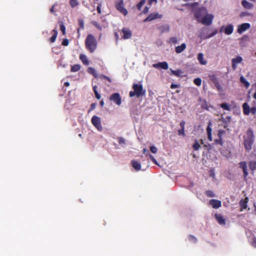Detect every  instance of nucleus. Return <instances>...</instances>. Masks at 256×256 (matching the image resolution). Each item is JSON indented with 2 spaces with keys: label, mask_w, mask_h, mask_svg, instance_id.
<instances>
[{
  "label": "nucleus",
  "mask_w": 256,
  "mask_h": 256,
  "mask_svg": "<svg viewBox=\"0 0 256 256\" xmlns=\"http://www.w3.org/2000/svg\"><path fill=\"white\" fill-rule=\"evenodd\" d=\"M196 17L199 22L206 26H210L212 23L214 16L208 13L205 8H202L196 13Z\"/></svg>",
  "instance_id": "f257e3e1"
},
{
  "label": "nucleus",
  "mask_w": 256,
  "mask_h": 256,
  "mask_svg": "<svg viewBox=\"0 0 256 256\" xmlns=\"http://www.w3.org/2000/svg\"><path fill=\"white\" fill-rule=\"evenodd\" d=\"M243 138L245 148L247 150H250L254 141V134L251 128H248L244 134Z\"/></svg>",
  "instance_id": "f03ea898"
},
{
  "label": "nucleus",
  "mask_w": 256,
  "mask_h": 256,
  "mask_svg": "<svg viewBox=\"0 0 256 256\" xmlns=\"http://www.w3.org/2000/svg\"><path fill=\"white\" fill-rule=\"evenodd\" d=\"M86 45L88 50L93 52L96 48L97 42L92 34H88L86 38Z\"/></svg>",
  "instance_id": "7ed1b4c3"
},
{
  "label": "nucleus",
  "mask_w": 256,
  "mask_h": 256,
  "mask_svg": "<svg viewBox=\"0 0 256 256\" xmlns=\"http://www.w3.org/2000/svg\"><path fill=\"white\" fill-rule=\"evenodd\" d=\"M134 91L130 92V96L133 97L136 96L139 97L140 96L144 95L146 93L145 90H143L142 86L141 84H134L132 86Z\"/></svg>",
  "instance_id": "20e7f679"
},
{
  "label": "nucleus",
  "mask_w": 256,
  "mask_h": 256,
  "mask_svg": "<svg viewBox=\"0 0 256 256\" xmlns=\"http://www.w3.org/2000/svg\"><path fill=\"white\" fill-rule=\"evenodd\" d=\"M91 122L98 131L102 132L103 130L102 124V120L100 117L96 116H94L92 118Z\"/></svg>",
  "instance_id": "39448f33"
},
{
  "label": "nucleus",
  "mask_w": 256,
  "mask_h": 256,
  "mask_svg": "<svg viewBox=\"0 0 256 256\" xmlns=\"http://www.w3.org/2000/svg\"><path fill=\"white\" fill-rule=\"evenodd\" d=\"M243 112L245 115H248L250 114H254L256 113V107L250 108L248 103L244 102L242 104Z\"/></svg>",
  "instance_id": "423d86ee"
},
{
  "label": "nucleus",
  "mask_w": 256,
  "mask_h": 256,
  "mask_svg": "<svg viewBox=\"0 0 256 256\" xmlns=\"http://www.w3.org/2000/svg\"><path fill=\"white\" fill-rule=\"evenodd\" d=\"M116 7L117 10L124 16H126L128 14V12L126 9L124 7L123 0H118L116 2Z\"/></svg>",
  "instance_id": "0eeeda50"
},
{
  "label": "nucleus",
  "mask_w": 256,
  "mask_h": 256,
  "mask_svg": "<svg viewBox=\"0 0 256 256\" xmlns=\"http://www.w3.org/2000/svg\"><path fill=\"white\" fill-rule=\"evenodd\" d=\"M110 100L118 106H120L122 104V98L118 92L112 94L110 97Z\"/></svg>",
  "instance_id": "6e6552de"
},
{
  "label": "nucleus",
  "mask_w": 256,
  "mask_h": 256,
  "mask_svg": "<svg viewBox=\"0 0 256 256\" xmlns=\"http://www.w3.org/2000/svg\"><path fill=\"white\" fill-rule=\"evenodd\" d=\"M234 31V26L232 24L222 26L220 28V32H224L226 35L231 34Z\"/></svg>",
  "instance_id": "1a4fd4ad"
},
{
  "label": "nucleus",
  "mask_w": 256,
  "mask_h": 256,
  "mask_svg": "<svg viewBox=\"0 0 256 256\" xmlns=\"http://www.w3.org/2000/svg\"><path fill=\"white\" fill-rule=\"evenodd\" d=\"M121 36L124 40L130 38L132 36L131 30L128 28H124L122 30Z\"/></svg>",
  "instance_id": "9d476101"
},
{
  "label": "nucleus",
  "mask_w": 256,
  "mask_h": 256,
  "mask_svg": "<svg viewBox=\"0 0 256 256\" xmlns=\"http://www.w3.org/2000/svg\"><path fill=\"white\" fill-rule=\"evenodd\" d=\"M250 26L248 23H244L242 24L238 25V26L237 32L238 34H242L246 30L250 28Z\"/></svg>",
  "instance_id": "9b49d317"
},
{
  "label": "nucleus",
  "mask_w": 256,
  "mask_h": 256,
  "mask_svg": "<svg viewBox=\"0 0 256 256\" xmlns=\"http://www.w3.org/2000/svg\"><path fill=\"white\" fill-rule=\"evenodd\" d=\"M242 58L241 56H238L236 58H234L232 60V67L234 70H236L238 65L242 62Z\"/></svg>",
  "instance_id": "f8f14e48"
},
{
  "label": "nucleus",
  "mask_w": 256,
  "mask_h": 256,
  "mask_svg": "<svg viewBox=\"0 0 256 256\" xmlns=\"http://www.w3.org/2000/svg\"><path fill=\"white\" fill-rule=\"evenodd\" d=\"M153 67L156 68H161L164 70H167L168 68V64L166 62H160L152 65Z\"/></svg>",
  "instance_id": "ddd939ff"
},
{
  "label": "nucleus",
  "mask_w": 256,
  "mask_h": 256,
  "mask_svg": "<svg viewBox=\"0 0 256 256\" xmlns=\"http://www.w3.org/2000/svg\"><path fill=\"white\" fill-rule=\"evenodd\" d=\"M209 203L214 208H218L222 206L221 202L217 200H210Z\"/></svg>",
  "instance_id": "4468645a"
},
{
  "label": "nucleus",
  "mask_w": 256,
  "mask_h": 256,
  "mask_svg": "<svg viewBox=\"0 0 256 256\" xmlns=\"http://www.w3.org/2000/svg\"><path fill=\"white\" fill-rule=\"evenodd\" d=\"M161 16H162L158 13L151 14L144 20V22L151 21L155 19L160 18Z\"/></svg>",
  "instance_id": "2eb2a0df"
},
{
  "label": "nucleus",
  "mask_w": 256,
  "mask_h": 256,
  "mask_svg": "<svg viewBox=\"0 0 256 256\" xmlns=\"http://www.w3.org/2000/svg\"><path fill=\"white\" fill-rule=\"evenodd\" d=\"M217 33V31L216 30H215L214 32H213L212 33L208 35V34H205L204 33V30H202L200 33V34H198V36L202 40H204V39H206V38H210L211 37H212L214 36V35H216Z\"/></svg>",
  "instance_id": "dca6fc26"
},
{
  "label": "nucleus",
  "mask_w": 256,
  "mask_h": 256,
  "mask_svg": "<svg viewBox=\"0 0 256 256\" xmlns=\"http://www.w3.org/2000/svg\"><path fill=\"white\" fill-rule=\"evenodd\" d=\"M240 167L242 170L244 172V178L246 179L248 176V173L247 171V166L245 162H241L240 163Z\"/></svg>",
  "instance_id": "f3484780"
},
{
  "label": "nucleus",
  "mask_w": 256,
  "mask_h": 256,
  "mask_svg": "<svg viewBox=\"0 0 256 256\" xmlns=\"http://www.w3.org/2000/svg\"><path fill=\"white\" fill-rule=\"evenodd\" d=\"M212 122H208V125L206 128V132H207V134H208V140L210 142L212 140Z\"/></svg>",
  "instance_id": "a211bd4d"
},
{
  "label": "nucleus",
  "mask_w": 256,
  "mask_h": 256,
  "mask_svg": "<svg viewBox=\"0 0 256 256\" xmlns=\"http://www.w3.org/2000/svg\"><path fill=\"white\" fill-rule=\"evenodd\" d=\"M197 58L200 64L202 65L207 64V60L204 58V55L202 53L198 54Z\"/></svg>",
  "instance_id": "6ab92c4d"
},
{
  "label": "nucleus",
  "mask_w": 256,
  "mask_h": 256,
  "mask_svg": "<svg viewBox=\"0 0 256 256\" xmlns=\"http://www.w3.org/2000/svg\"><path fill=\"white\" fill-rule=\"evenodd\" d=\"M132 168L136 171H139L141 170V164L140 162L136 160H132L131 162Z\"/></svg>",
  "instance_id": "aec40b11"
},
{
  "label": "nucleus",
  "mask_w": 256,
  "mask_h": 256,
  "mask_svg": "<svg viewBox=\"0 0 256 256\" xmlns=\"http://www.w3.org/2000/svg\"><path fill=\"white\" fill-rule=\"evenodd\" d=\"M215 218L218 222L221 225H224L226 224L225 219L224 216L220 214H216Z\"/></svg>",
  "instance_id": "412c9836"
},
{
  "label": "nucleus",
  "mask_w": 256,
  "mask_h": 256,
  "mask_svg": "<svg viewBox=\"0 0 256 256\" xmlns=\"http://www.w3.org/2000/svg\"><path fill=\"white\" fill-rule=\"evenodd\" d=\"M248 202V198L247 197H246L244 199L240 201V205L242 211L243 210H244L246 208Z\"/></svg>",
  "instance_id": "4be33fe9"
},
{
  "label": "nucleus",
  "mask_w": 256,
  "mask_h": 256,
  "mask_svg": "<svg viewBox=\"0 0 256 256\" xmlns=\"http://www.w3.org/2000/svg\"><path fill=\"white\" fill-rule=\"evenodd\" d=\"M186 48V44L185 43H183L180 46H176L175 48V51L177 54H180Z\"/></svg>",
  "instance_id": "5701e85b"
},
{
  "label": "nucleus",
  "mask_w": 256,
  "mask_h": 256,
  "mask_svg": "<svg viewBox=\"0 0 256 256\" xmlns=\"http://www.w3.org/2000/svg\"><path fill=\"white\" fill-rule=\"evenodd\" d=\"M242 6L246 9H251L253 7V5L252 3L246 0H243L242 2Z\"/></svg>",
  "instance_id": "b1692460"
},
{
  "label": "nucleus",
  "mask_w": 256,
  "mask_h": 256,
  "mask_svg": "<svg viewBox=\"0 0 256 256\" xmlns=\"http://www.w3.org/2000/svg\"><path fill=\"white\" fill-rule=\"evenodd\" d=\"M80 58L84 64L86 66L89 64V61L88 60L87 56L86 55L84 54H80Z\"/></svg>",
  "instance_id": "393cba45"
},
{
  "label": "nucleus",
  "mask_w": 256,
  "mask_h": 256,
  "mask_svg": "<svg viewBox=\"0 0 256 256\" xmlns=\"http://www.w3.org/2000/svg\"><path fill=\"white\" fill-rule=\"evenodd\" d=\"M240 82L246 88H248L250 86L249 82H248L243 76H241L240 77Z\"/></svg>",
  "instance_id": "a878e982"
},
{
  "label": "nucleus",
  "mask_w": 256,
  "mask_h": 256,
  "mask_svg": "<svg viewBox=\"0 0 256 256\" xmlns=\"http://www.w3.org/2000/svg\"><path fill=\"white\" fill-rule=\"evenodd\" d=\"M200 146H200V142L198 140H195L194 143L192 146V148L195 150H198L200 148Z\"/></svg>",
  "instance_id": "bb28decb"
},
{
  "label": "nucleus",
  "mask_w": 256,
  "mask_h": 256,
  "mask_svg": "<svg viewBox=\"0 0 256 256\" xmlns=\"http://www.w3.org/2000/svg\"><path fill=\"white\" fill-rule=\"evenodd\" d=\"M88 72L93 75L94 77H96L97 76V73L95 70L94 68H93L92 67H89L88 68Z\"/></svg>",
  "instance_id": "cd10ccee"
},
{
  "label": "nucleus",
  "mask_w": 256,
  "mask_h": 256,
  "mask_svg": "<svg viewBox=\"0 0 256 256\" xmlns=\"http://www.w3.org/2000/svg\"><path fill=\"white\" fill-rule=\"evenodd\" d=\"M118 142L121 146H124L126 144V140L122 137H118L117 138Z\"/></svg>",
  "instance_id": "c85d7f7f"
},
{
  "label": "nucleus",
  "mask_w": 256,
  "mask_h": 256,
  "mask_svg": "<svg viewBox=\"0 0 256 256\" xmlns=\"http://www.w3.org/2000/svg\"><path fill=\"white\" fill-rule=\"evenodd\" d=\"M249 166L250 170H254L256 169V160H252L249 164Z\"/></svg>",
  "instance_id": "c756f323"
},
{
  "label": "nucleus",
  "mask_w": 256,
  "mask_h": 256,
  "mask_svg": "<svg viewBox=\"0 0 256 256\" xmlns=\"http://www.w3.org/2000/svg\"><path fill=\"white\" fill-rule=\"evenodd\" d=\"M213 144L215 145H220V146H222L224 144V142L222 138H218V139L214 140Z\"/></svg>",
  "instance_id": "7c9ffc66"
},
{
  "label": "nucleus",
  "mask_w": 256,
  "mask_h": 256,
  "mask_svg": "<svg viewBox=\"0 0 256 256\" xmlns=\"http://www.w3.org/2000/svg\"><path fill=\"white\" fill-rule=\"evenodd\" d=\"M220 107L222 108L224 110H230V106L229 104L227 103H222L220 104Z\"/></svg>",
  "instance_id": "2f4dec72"
},
{
  "label": "nucleus",
  "mask_w": 256,
  "mask_h": 256,
  "mask_svg": "<svg viewBox=\"0 0 256 256\" xmlns=\"http://www.w3.org/2000/svg\"><path fill=\"white\" fill-rule=\"evenodd\" d=\"M80 68V66L79 64H74L72 66L71 71L72 72H76L79 70Z\"/></svg>",
  "instance_id": "473e14b6"
},
{
  "label": "nucleus",
  "mask_w": 256,
  "mask_h": 256,
  "mask_svg": "<svg viewBox=\"0 0 256 256\" xmlns=\"http://www.w3.org/2000/svg\"><path fill=\"white\" fill-rule=\"evenodd\" d=\"M70 5L72 7L74 8L78 6L79 4L78 0H70Z\"/></svg>",
  "instance_id": "72a5a7b5"
},
{
  "label": "nucleus",
  "mask_w": 256,
  "mask_h": 256,
  "mask_svg": "<svg viewBox=\"0 0 256 256\" xmlns=\"http://www.w3.org/2000/svg\"><path fill=\"white\" fill-rule=\"evenodd\" d=\"M92 24L95 26L98 29L100 30H102L103 28H104L106 27V26H100L96 22H92Z\"/></svg>",
  "instance_id": "f704fd0d"
},
{
  "label": "nucleus",
  "mask_w": 256,
  "mask_h": 256,
  "mask_svg": "<svg viewBox=\"0 0 256 256\" xmlns=\"http://www.w3.org/2000/svg\"><path fill=\"white\" fill-rule=\"evenodd\" d=\"M171 72L172 74L176 76H180L181 74L182 73V71L180 70H171Z\"/></svg>",
  "instance_id": "c9c22d12"
},
{
  "label": "nucleus",
  "mask_w": 256,
  "mask_h": 256,
  "mask_svg": "<svg viewBox=\"0 0 256 256\" xmlns=\"http://www.w3.org/2000/svg\"><path fill=\"white\" fill-rule=\"evenodd\" d=\"M194 82L196 85L200 86L202 84V80L200 78H196L194 80Z\"/></svg>",
  "instance_id": "e433bc0d"
},
{
  "label": "nucleus",
  "mask_w": 256,
  "mask_h": 256,
  "mask_svg": "<svg viewBox=\"0 0 256 256\" xmlns=\"http://www.w3.org/2000/svg\"><path fill=\"white\" fill-rule=\"evenodd\" d=\"M169 42L172 43L174 44H177L178 43V40L176 37H172L170 38Z\"/></svg>",
  "instance_id": "4c0bfd02"
},
{
  "label": "nucleus",
  "mask_w": 256,
  "mask_h": 256,
  "mask_svg": "<svg viewBox=\"0 0 256 256\" xmlns=\"http://www.w3.org/2000/svg\"><path fill=\"white\" fill-rule=\"evenodd\" d=\"M206 196L208 197H215L216 196L213 192L211 190H207L206 192Z\"/></svg>",
  "instance_id": "58836bf2"
},
{
  "label": "nucleus",
  "mask_w": 256,
  "mask_h": 256,
  "mask_svg": "<svg viewBox=\"0 0 256 256\" xmlns=\"http://www.w3.org/2000/svg\"><path fill=\"white\" fill-rule=\"evenodd\" d=\"M224 134H225V131L224 130H219L218 132V138H222V137L224 135Z\"/></svg>",
  "instance_id": "ea45409f"
},
{
  "label": "nucleus",
  "mask_w": 256,
  "mask_h": 256,
  "mask_svg": "<svg viewBox=\"0 0 256 256\" xmlns=\"http://www.w3.org/2000/svg\"><path fill=\"white\" fill-rule=\"evenodd\" d=\"M145 3V0H141L137 5L138 8L139 10H141V8L142 6Z\"/></svg>",
  "instance_id": "a19ab883"
},
{
  "label": "nucleus",
  "mask_w": 256,
  "mask_h": 256,
  "mask_svg": "<svg viewBox=\"0 0 256 256\" xmlns=\"http://www.w3.org/2000/svg\"><path fill=\"white\" fill-rule=\"evenodd\" d=\"M60 30H62L63 34L64 35L66 34V27L62 23L60 24Z\"/></svg>",
  "instance_id": "79ce46f5"
},
{
  "label": "nucleus",
  "mask_w": 256,
  "mask_h": 256,
  "mask_svg": "<svg viewBox=\"0 0 256 256\" xmlns=\"http://www.w3.org/2000/svg\"><path fill=\"white\" fill-rule=\"evenodd\" d=\"M178 135L184 136H185L184 129L181 128V129L178 130Z\"/></svg>",
  "instance_id": "37998d69"
},
{
  "label": "nucleus",
  "mask_w": 256,
  "mask_h": 256,
  "mask_svg": "<svg viewBox=\"0 0 256 256\" xmlns=\"http://www.w3.org/2000/svg\"><path fill=\"white\" fill-rule=\"evenodd\" d=\"M148 156H149L150 158V160L156 165H158V162H157V161L154 158L152 155V154H148Z\"/></svg>",
  "instance_id": "c03bdc74"
},
{
  "label": "nucleus",
  "mask_w": 256,
  "mask_h": 256,
  "mask_svg": "<svg viewBox=\"0 0 256 256\" xmlns=\"http://www.w3.org/2000/svg\"><path fill=\"white\" fill-rule=\"evenodd\" d=\"M150 150L154 154H156L157 152V148L155 146H152L150 148Z\"/></svg>",
  "instance_id": "a18cd8bd"
},
{
  "label": "nucleus",
  "mask_w": 256,
  "mask_h": 256,
  "mask_svg": "<svg viewBox=\"0 0 256 256\" xmlns=\"http://www.w3.org/2000/svg\"><path fill=\"white\" fill-rule=\"evenodd\" d=\"M188 239L190 242H196V238L192 236H190L188 238Z\"/></svg>",
  "instance_id": "49530a36"
},
{
  "label": "nucleus",
  "mask_w": 256,
  "mask_h": 256,
  "mask_svg": "<svg viewBox=\"0 0 256 256\" xmlns=\"http://www.w3.org/2000/svg\"><path fill=\"white\" fill-rule=\"evenodd\" d=\"M251 244L254 246L256 248V238H252L251 241Z\"/></svg>",
  "instance_id": "de8ad7c7"
},
{
  "label": "nucleus",
  "mask_w": 256,
  "mask_h": 256,
  "mask_svg": "<svg viewBox=\"0 0 256 256\" xmlns=\"http://www.w3.org/2000/svg\"><path fill=\"white\" fill-rule=\"evenodd\" d=\"M78 24L82 29H83L84 28V22L82 20H79Z\"/></svg>",
  "instance_id": "09e8293b"
},
{
  "label": "nucleus",
  "mask_w": 256,
  "mask_h": 256,
  "mask_svg": "<svg viewBox=\"0 0 256 256\" xmlns=\"http://www.w3.org/2000/svg\"><path fill=\"white\" fill-rule=\"evenodd\" d=\"M69 42L68 39H64L62 42V44L64 46H67Z\"/></svg>",
  "instance_id": "8fccbe9b"
},
{
  "label": "nucleus",
  "mask_w": 256,
  "mask_h": 256,
  "mask_svg": "<svg viewBox=\"0 0 256 256\" xmlns=\"http://www.w3.org/2000/svg\"><path fill=\"white\" fill-rule=\"evenodd\" d=\"M202 106L203 108H206L207 110H208L206 102L205 100L203 101V103L202 104Z\"/></svg>",
  "instance_id": "3c124183"
},
{
  "label": "nucleus",
  "mask_w": 256,
  "mask_h": 256,
  "mask_svg": "<svg viewBox=\"0 0 256 256\" xmlns=\"http://www.w3.org/2000/svg\"><path fill=\"white\" fill-rule=\"evenodd\" d=\"M56 36H57L56 35V34H54L50 38V41L51 42H55L56 40Z\"/></svg>",
  "instance_id": "603ef678"
},
{
  "label": "nucleus",
  "mask_w": 256,
  "mask_h": 256,
  "mask_svg": "<svg viewBox=\"0 0 256 256\" xmlns=\"http://www.w3.org/2000/svg\"><path fill=\"white\" fill-rule=\"evenodd\" d=\"M101 6H102V4H98V6H97V10L99 14L101 13Z\"/></svg>",
  "instance_id": "864d4df0"
},
{
  "label": "nucleus",
  "mask_w": 256,
  "mask_h": 256,
  "mask_svg": "<svg viewBox=\"0 0 256 256\" xmlns=\"http://www.w3.org/2000/svg\"><path fill=\"white\" fill-rule=\"evenodd\" d=\"M94 94L96 98H98V100H100V95L98 94V92H96V93H94Z\"/></svg>",
  "instance_id": "5fc2aeb1"
},
{
  "label": "nucleus",
  "mask_w": 256,
  "mask_h": 256,
  "mask_svg": "<svg viewBox=\"0 0 256 256\" xmlns=\"http://www.w3.org/2000/svg\"><path fill=\"white\" fill-rule=\"evenodd\" d=\"M184 126H185V122L184 121H182V122H180V126L181 127V128H184Z\"/></svg>",
  "instance_id": "6e6d98bb"
},
{
  "label": "nucleus",
  "mask_w": 256,
  "mask_h": 256,
  "mask_svg": "<svg viewBox=\"0 0 256 256\" xmlns=\"http://www.w3.org/2000/svg\"><path fill=\"white\" fill-rule=\"evenodd\" d=\"M178 87V86L177 84H172L170 86V88L172 89L176 88Z\"/></svg>",
  "instance_id": "4d7b16f0"
},
{
  "label": "nucleus",
  "mask_w": 256,
  "mask_h": 256,
  "mask_svg": "<svg viewBox=\"0 0 256 256\" xmlns=\"http://www.w3.org/2000/svg\"><path fill=\"white\" fill-rule=\"evenodd\" d=\"M142 151H143V153L146 154V156H148V154H149L148 150L146 149V148L143 149Z\"/></svg>",
  "instance_id": "13d9d810"
},
{
  "label": "nucleus",
  "mask_w": 256,
  "mask_h": 256,
  "mask_svg": "<svg viewBox=\"0 0 256 256\" xmlns=\"http://www.w3.org/2000/svg\"><path fill=\"white\" fill-rule=\"evenodd\" d=\"M55 4H54V6H52L51 8L50 9V11L51 12H55V10H54V7H55Z\"/></svg>",
  "instance_id": "bf43d9fd"
},
{
  "label": "nucleus",
  "mask_w": 256,
  "mask_h": 256,
  "mask_svg": "<svg viewBox=\"0 0 256 256\" xmlns=\"http://www.w3.org/2000/svg\"><path fill=\"white\" fill-rule=\"evenodd\" d=\"M149 8L148 7H146L143 11L144 13H146L148 11Z\"/></svg>",
  "instance_id": "052dcab7"
},
{
  "label": "nucleus",
  "mask_w": 256,
  "mask_h": 256,
  "mask_svg": "<svg viewBox=\"0 0 256 256\" xmlns=\"http://www.w3.org/2000/svg\"><path fill=\"white\" fill-rule=\"evenodd\" d=\"M97 88H98V87L97 86H95L93 87V90H94V92L96 93V92H98L97 91Z\"/></svg>",
  "instance_id": "680f3d73"
},
{
  "label": "nucleus",
  "mask_w": 256,
  "mask_h": 256,
  "mask_svg": "<svg viewBox=\"0 0 256 256\" xmlns=\"http://www.w3.org/2000/svg\"><path fill=\"white\" fill-rule=\"evenodd\" d=\"M156 2H157V0H149V2L150 3V4H152L153 2L156 3Z\"/></svg>",
  "instance_id": "e2e57ef3"
},
{
  "label": "nucleus",
  "mask_w": 256,
  "mask_h": 256,
  "mask_svg": "<svg viewBox=\"0 0 256 256\" xmlns=\"http://www.w3.org/2000/svg\"><path fill=\"white\" fill-rule=\"evenodd\" d=\"M96 104H92L91 105V109L94 110L96 107Z\"/></svg>",
  "instance_id": "0e129e2a"
},
{
  "label": "nucleus",
  "mask_w": 256,
  "mask_h": 256,
  "mask_svg": "<svg viewBox=\"0 0 256 256\" xmlns=\"http://www.w3.org/2000/svg\"><path fill=\"white\" fill-rule=\"evenodd\" d=\"M52 32H54V34H56V36H57V34H58V32H57V30H55V29H54V30Z\"/></svg>",
  "instance_id": "69168bd1"
},
{
  "label": "nucleus",
  "mask_w": 256,
  "mask_h": 256,
  "mask_svg": "<svg viewBox=\"0 0 256 256\" xmlns=\"http://www.w3.org/2000/svg\"><path fill=\"white\" fill-rule=\"evenodd\" d=\"M64 84L66 86H70V84L68 82H64Z\"/></svg>",
  "instance_id": "338daca9"
},
{
  "label": "nucleus",
  "mask_w": 256,
  "mask_h": 256,
  "mask_svg": "<svg viewBox=\"0 0 256 256\" xmlns=\"http://www.w3.org/2000/svg\"><path fill=\"white\" fill-rule=\"evenodd\" d=\"M253 97L254 99L256 100V92L254 93Z\"/></svg>",
  "instance_id": "774afa93"
}]
</instances>
